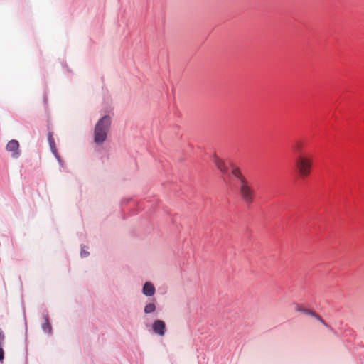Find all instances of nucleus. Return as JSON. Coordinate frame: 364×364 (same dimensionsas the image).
Listing matches in <instances>:
<instances>
[{
	"mask_svg": "<svg viewBox=\"0 0 364 364\" xmlns=\"http://www.w3.org/2000/svg\"><path fill=\"white\" fill-rule=\"evenodd\" d=\"M294 165L301 178L307 177L311 171L313 159L308 153H300L294 159Z\"/></svg>",
	"mask_w": 364,
	"mask_h": 364,
	"instance_id": "nucleus-2",
	"label": "nucleus"
},
{
	"mask_svg": "<svg viewBox=\"0 0 364 364\" xmlns=\"http://www.w3.org/2000/svg\"><path fill=\"white\" fill-rule=\"evenodd\" d=\"M43 329L44 331L50 333L51 331V325L48 321V318H45V323L43 324Z\"/></svg>",
	"mask_w": 364,
	"mask_h": 364,
	"instance_id": "nucleus-12",
	"label": "nucleus"
},
{
	"mask_svg": "<svg viewBox=\"0 0 364 364\" xmlns=\"http://www.w3.org/2000/svg\"><path fill=\"white\" fill-rule=\"evenodd\" d=\"M4 350L1 348V346H0V361H2L4 360Z\"/></svg>",
	"mask_w": 364,
	"mask_h": 364,
	"instance_id": "nucleus-14",
	"label": "nucleus"
},
{
	"mask_svg": "<svg viewBox=\"0 0 364 364\" xmlns=\"http://www.w3.org/2000/svg\"><path fill=\"white\" fill-rule=\"evenodd\" d=\"M152 329L154 333L160 336H164L166 331V326L164 321L156 320L152 324Z\"/></svg>",
	"mask_w": 364,
	"mask_h": 364,
	"instance_id": "nucleus-4",
	"label": "nucleus"
},
{
	"mask_svg": "<svg viewBox=\"0 0 364 364\" xmlns=\"http://www.w3.org/2000/svg\"><path fill=\"white\" fill-rule=\"evenodd\" d=\"M238 191L242 200L246 205H250L253 203L256 193L247 180L239 184Z\"/></svg>",
	"mask_w": 364,
	"mask_h": 364,
	"instance_id": "nucleus-3",
	"label": "nucleus"
},
{
	"mask_svg": "<svg viewBox=\"0 0 364 364\" xmlns=\"http://www.w3.org/2000/svg\"><path fill=\"white\" fill-rule=\"evenodd\" d=\"M156 310V305L154 303H149L144 307V312L146 314H151Z\"/></svg>",
	"mask_w": 364,
	"mask_h": 364,
	"instance_id": "nucleus-11",
	"label": "nucleus"
},
{
	"mask_svg": "<svg viewBox=\"0 0 364 364\" xmlns=\"http://www.w3.org/2000/svg\"><path fill=\"white\" fill-rule=\"evenodd\" d=\"M19 144L16 140H11L6 145V150L9 152H12V156L14 158H17L20 155V152L18 150Z\"/></svg>",
	"mask_w": 364,
	"mask_h": 364,
	"instance_id": "nucleus-5",
	"label": "nucleus"
},
{
	"mask_svg": "<svg viewBox=\"0 0 364 364\" xmlns=\"http://www.w3.org/2000/svg\"><path fill=\"white\" fill-rule=\"evenodd\" d=\"M81 255L82 256H87L88 255V252H85V251H82L81 252Z\"/></svg>",
	"mask_w": 364,
	"mask_h": 364,
	"instance_id": "nucleus-16",
	"label": "nucleus"
},
{
	"mask_svg": "<svg viewBox=\"0 0 364 364\" xmlns=\"http://www.w3.org/2000/svg\"><path fill=\"white\" fill-rule=\"evenodd\" d=\"M213 162L217 168L223 173H227L228 172V168L223 159L219 158L217 156H214Z\"/></svg>",
	"mask_w": 364,
	"mask_h": 364,
	"instance_id": "nucleus-6",
	"label": "nucleus"
},
{
	"mask_svg": "<svg viewBox=\"0 0 364 364\" xmlns=\"http://www.w3.org/2000/svg\"><path fill=\"white\" fill-rule=\"evenodd\" d=\"M111 117L105 115L97 121L94 129V142L97 144H103L107 138L111 127Z\"/></svg>",
	"mask_w": 364,
	"mask_h": 364,
	"instance_id": "nucleus-1",
	"label": "nucleus"
},
{
	"mask_svg": "<svg viewBox=\"0 0 364 364\" xmlns=\"http://www.w3.org/2000/svg\"><path fill=\"white\" fill-rule=\"evenodd\" d=\"M143 294L147 296H151L155 294L154 286L149 282H146L143 287Z\"/></svg>",
	"mask_w": 364,
	"mask_h": 364,
	"instance_id": "nucleus-7",
	"label": "nucleus"
},
{
	"mask_svg": "<svg viewBox=\"0 0 364 364\" xmlns=\"http://www.w3.org/2000/svg\"><path fill=\"white\" fill-rule=\"evenodd\" d=\"M232 174L237 178L240 183L247 181V179L242 175L241 170L238 167H232Z\"/></svg>",
	"mask_w": 364,
	"mask_h": 364,
	"instance_id": "nucleus-9",
	"label": "nucleus"
},
{
	"mask_svg": "<svg viewBox=\"0 0 364 364\" xmlns=\"http://www.w3.org/2000/svg\"><path fill=\"white\" fill-rule=\"evenodd\" d=\"M4 339V336L2 333V331L0 330V346H1Z\"/></svg>",
	"mask_w": 364,
	"mask_h": 364,
	"instance_id": "nucleus-15",
	"label": "nucleus"
},
{
	"mask_svg": "<svg viewBox=\"0 0 364 364\" xmlns=\"http://www.w3.org/2000/svg\"><path fill=\"white\" fill-rule=\"evenodd\" d=\"M296 311H301V312H304V313H306V314H310L314 317H316L318 321H320L323 325L326 326V322L323 321V319L318 315H317L315 312H313L310 310H308V309H304L303 307L301 306H296Z\"/></svg>",
	"mask_w": 364,
	"mask_h": 364,
	"instance_id": "nucleus-8",
	"label": "nucleus"
},
{
	"mask_svg": "<svg viewBox=\"0 0 364 364\" xmlns=\"http://www.w3.org/2000/svg\"><path fill=\"white\" fill-rule=\"evenodd\" d=\"M295 148H296V150L298 152V154H299L300 153H304L302 151V148H303V145H302V143L301 142H296V145H295Z\"/></svg>",
	"mask_w": 364,
	"mask_h": 364,
	"instance_id": "nucleus-13",
	"label": "nucleus"
},
{
	"mask_svg": "<svg viewBox=\"0 0 364 364\" xmlns=\"http://www.w3.org/2000/svg\"><path fill=\"white\" fill-rule=\"evenodd\" d=\"M48 141H49V144H50L52 152L55 154V156L57 158H58V156L57 154V150L55 148V144L54 139L52 137V135L50 134L48 136Z\"/></svg>",
	"mask_w": 364,
	"mask_h": 364,
	"instance_id": "nucleus-10",
	"label": "nucleus"
}]
</instances>
